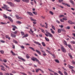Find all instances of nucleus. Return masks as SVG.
I'll return each mask as SVG.
<instances>
[{"mask_svg":"<svg viewBox=\"0 0 75 75\" xmlns=\"http://www.w3.org/2000/svg\"><path fill=\"white\" fill-rule=\"evenodd\" d=\"M31 59L33 61H36L37 62H38V64H39L40 65H41V62L39 61V60L38 59L36 58V57H33L32 58H31Z\"/></svg>","mask_w":75,"mask_h":75,"instance_id":"nucleus-1","label":"nucleus"},{"mask_svg":"<svg viewBox=\"0 0 75 75\" xmlns=\"http://www.w3.org/2000/svg\"><path fill=\"white\" fill-rule=\"evenodd\" d=\"M4 17H5V18H8V19L10 20V21L12 23H13V19L10 17L8 16L7 17V16H6V15L5 14L4 15Z\"/></svg>","mask_w":75,"mask_h":75,"instance_id":"nucleus-2","label":"nucleus"},{"mask_svg":"<svg viewBox=\"0 0 75 75\" xmlns=\"http://www.w3.org/2000/svg\"><path fill=\"white\" fill-rule=\"evenodd\" d=\"M61 50L62 52L64 53H65L67 52V50H65V49L64 48V47L63 46L61 47Z\"/></svg>","mask_w":75,"mask_h":75,"instance_id":"nucleus-3","label":"nucleus"},{"mask_svg":"<svg viewBox=\"0 0 75 75\" xmlns=\"http://www.w3.org/2000/svg\"><path fill=\"white\" fill-rule=\"evenodd\" d=\"M4 6L2 7L1 8H3L4 9H7V7L8 6L5 4H4Z\"/></svg>","mask_w":75,"mask_h":75,"instance_id":"nucleus-4","label":"nucleus"},{"mask_svg":"<svg viewBox=\"0 0 75 75\" xmlns=\"http://www.w3.org/2000/svg\"><path fill=\"white\" fill-rule=\"evenodd\" d=\"M68 23L70 24H75V22H72V21L71 20H69L68 21Z\"/></svg>","mask_w":75,"mask_h":75,"instance_id":"nucleus-5","label":"nucleus"},{"mask_svg":"<svg viewBox=\"0 0 75 75\" xmlns=\"http://www.w3.org/2000/svg\"><path fill=\"white\" fill-rule=\"evenodd\" d=\"M7 3H8V4H10L11 6H14V4H13L12 2L7 1Z\"/></svg>","mask_w":75,"mask_h":75,"instance_id":"nucleus-6","label":"nucleus"},{"mask_svg":"<svg viewBox=\"0 0 75 75\" xmlns=\"http://www.w3.org/2000/svg\"><path fill=\"white\" fill-rule=\"evenodd\" d=\"M27 13H28L29 15H30V16H34V15L32 13L30 12H27Z\"/></svg>","mask_w":75,"mask_h":75,"instance_id":"nucleus-7","label":"nucleus"},{"mask_svg":"<svg viewBox=\"0 0 75 75\" xmlns=\"http://www.w3.org/2000/svg\"><path fill=\"white\" fill-rule=\"evenodd\" d=\"M11 35L12 37H16V35H14V34H13L12 33H11Z\"/></svg>","mask_w":75,"mask_h":75,"instance_id":"nucleus-8","label":"nucleus"},{"mask_svg":"<svg viewBox=\"0 0 75 75\" xmlns=\"http://www.w3.org/2000/svg\"><path fill=\"white\" fill-rule=\"evenodd\" d=\"M18 58L20 59H21V60H22L23 61H25V59L21 57H18Z\"/></svg>","mask_w":75,"mask_h":75,"instance_id":"nucleus-9","label":"nucleus"},{"mask_svg":"<svg viewBox=\"0 0 75 75\" xmlns=\"http://www.w3.org/2000/svg\"><path fill=\"white\" fill-rule=\"evenodd\" d=\"M30 20L32 21H37V20H36L34 19H33V18H32V17H30Z\"/></svg>","mask_w":75,"mask_h":75,"instance_id":"nucleus-10","label":"nucleus"},{"mask_svg":"<svg viewBox=\"0 0 75 75\" xmlns=\"http://www.w3.org/2000/svg\"><path fill=\"white\" fill-rule=\"evenodd\" d=\"M36 52L38 53L39 55H41V52L39 51V50H36Z\"/></svg>","mask_w":75,"mask_h":75,"instance_id":"nucleus-11","label":"nucleus"},{"mask_svg":"<svg viewBox=\"0 0 75 75\" xmlns=\"http://www.w3.org/2000/svg\"><path fill=\"white\" fill-rule=\"evenodd\" d=\"M68 55H69V56L70 57L71 59H72L73 58V57H72V55L71 54V53H68Z\"/></svg>","mask_w":75,"mask_h":75,"instance_id":"nucleus-12","label":"nucleus"},{"mask_svg":"<svg viewBox=\"0 0 75 75\" xmlns=\"http://www.w3.org/2000/svg\"><path fill=\"white\" fill-rule=\"evenodd\" d=\"M48 34L50 37H53V35H52V34L50 33H48Z\"/></svg>","mask_w":75,"mask_h":75,"instance_id":"nucleus-13","label":"nucleus"},{"mask_svg":"<svg viewBox=\"0 0 75 75\" xmlns=\"http://www.w3.org/2000/svg\"><path fill=\"white\" fill-rule=\"evenodd\" d=\"M24 2H25L26 3H28V2H29V0H22Z\"/></svg>","mask_w":75,"mask_h":75,"instance_id":"nucleus-14","label":"nucleus"},{"mask_svg":"<svg viewBox=\"0 0 75 75\" xmlns=\"http://www.w3.org/2000/svg\"><path fill=\"white\" fill-rule=\"evenodd\" d=\"M34 43L36 44H38V45H40V46H41V44L40 43H39V42L35 41L34 42Z\"/></svg>","mask_w":75,"mask_h":75,"instance_id":"nucleus-15","label":"nucleus"},{"mask_svg":"<svg viewBox=\"0 0 75 75\" xmlns=\"http://www.w3.org/2000/svg\"><path fill=\"white\" fill-rule=\"evenodd\" d=\"M11 53H12V54L13 55V56H16V54H15V53H14V52H13V51L11 50Z\"/></svg>","mask_w":75,"mask_h":75,"instance_id":"nucleus-16","label":"nucleus"},{"mask_svg":"<svg viewBox=\"0 0 75 75\" xmlns=\"http://www.w3.org/2000/svg\"><path fill=\"white\" fill-rule=\"evenodd\" d=\"M64 44L66 46H68V45H67V42L65 40H64Z\"/></svg>","mask_w":75,"mask_h":75,"instance_id":"nucleus-17","label":"nucleus"},{"mask_svg":"<svg viewBox=\"0 0 75 75\" xmlns=\"http://www.w3.org/2000/svg\"><path fill=\"white\" fill-rule=\"evenodd\" d=\"M61 29H58L57 31L58 33H61Z\"/></svg>","mask_w":75,"mask_h":75,"instance_id":"nucleus-18","label":"nucleus"},{"mask_svg":"<svg viewBox=\"0 0 75 75\" xmlns=\"http://www.w3.org/2000/svg\"><path fill=\"white\" fill-rule=\"evenodd\" d=\"M69 1L70 2L71 4H73V5H74V1H73L72 0H70Z\"/></svg>","mask_w":75,"mask_h":75,"instance_id":"nucleus-19","label":"nucleus"},{"mask_svg":"<svg viewBox=\"0 0 75 75\" xmlns=\"http://www.w3.org/2000/svg\"><path fill=\"white\" fill-rule=\"evenodd\" d=\"M45 24L46 25L45 26V28L46 29L48 28V24L46 22L45 23Z\"/></svg>","mask_w":75,"mask_h":75,"instance_id":"nucleus-20","label":"nucleus"},{"mask_svg":"<svg viewBox=\"0 0 75 75\" xmlns=\"http://www.w3.org/2000/svg\"><path fill=\"white\" fill-rule=\"evenodd\" d=\"M50 30H51V32L52 34H54L55 33V32L54 31H53V30L52 28H51L50 29Z\"/></svg>","mask_w":75,"mask_h":75,"instance_id":"nucleus-21","label":"nucleus"},{"mask_svg":"<svg viewBox=\"0 0 75 75\" xmlns=\"http://www.w3.org/2000/svg\"><path fill=\"white\" fill-rule=\"evenodd\" d=\"M26 57L28 59H29V58H30V56L28 55V54H26Z\"/></svg>","mask_w":75,"mask_h":75,"instance_id":"nucleus-22","label":"nucleus"},{"mask_svg":"<svg viewBox=\"0 0 75 75\" xmlns=\"http://www.w3.org/2000/svg\"><path fill=\"white\" fill-rule=\"evenodd\" d=\"M6 38H8L9 40H10V38L8 37V35H6L5 36Z\"/></svg>","mask_w":75,"mask_h":75,"instance_id":"nucleus-23","label":"nucleus"},{"mask_svg":"<svg viewBox=\"0 0 75 75\" xmlns=\"http://www.w3.org/2000/svg\"><path fill=\"white\" fill-rule=\"evenodd\" d=\"M61 30L62 31H63V32H65V33L67 32V31L64 29V28H61Z\"/></svg>","mask_w":75,"mask_h":75,"instance_id":"nucleus-24","label":"nucleus"},{"mask_svg":"<svg viewBox=\"0 0 75 75\" xmlns=\"http://www.w3.org/2000/svg\"><path fill=\"white\" fill-rule=\"evenodd\" d=\"M29 48H30V49H31L32 50H33V51H35V50H34V49L31 47H29Z\"/></svg>","mask_w":75,"mask_h":75,"instance_id":"nucleus-25","label":"nucleus"},{"mask_svg":"<svg viewBox=\"0 0 75 75\" xmlns=\"http://www.w3.org/2000/svg\"><path fill=\"white\" fill-rule=\"evenodd\" d=\"M18 32V31L17 30L15 32H12V33H13L14 34H17V32Z\"/></svg>","mask_w":75,"mask_h":75,"instance_id":"nucleus-26","label":"nucleus"},{"mask_svg":"<svg viewBox=\"0 0 75 75\" xmlns=\"http://www.w3.org/2000/svg\"><path fill=\"white\" fill-rule=\"evenodd\" d=\"M67 46H68V47L69 48H70V49H71V50H72V48H71L72 47V46H71V45L68 44L67 45Z\"/></svg>","mask_w":75,"mask_h":75,"instance_id":"nucleus-27","label":"nucleus"},{"mask_svg":"<svg viewBox=\"0 0 75 75\" xmlns=\"http://www.w3.org/2000/svg\"><path fill=\"white\" fill-rule=\"evenodd\" d=\"M54 61L56 62H57V63H59V60L58 59H55Z\"/></svg>","mask_w":75,"mask_h":75,"instance_id":"nucleus-28","label":"nucleus"},{"mask_svg":"<svg viewBox=\"0 0 75 75\" xmlns=\"http://www.w3.org/2000/svg\"><path fill=\"white\" fill-rule=\"evenodd\" d=\"M45 40H46V41H50V40L49 39L47 38L46 37H45Z\"/></svg>","mask_w":75,"mask_h":75,"instance_id":"nucleus-29","label":"nucleus"},{"mask_svg":"<svg viewBox=\"0 0 75 75\" xmlns=\"http://www.w3.org/2000/svg\"><path fill=\"white\" fill-rule=\"evenodd\" d=\"M59 73L61 75H64V74H63V73H62V72H61V71H59Z\"/></svg>","mask_w":75,"mask_h":75,"instance_id":"nucleus-30","label":"nucleus"},{"mask_svg":"<svg viewBox=\"0 0 75 75\" xmlns=\"http://www.w3.org/2000/svg\"><path fill=\"white\" fill-rule=\"evenodd\" d=\"M42 44L43 46V47H45L46 45H45V43H44V42H42Z\"/></svg>","mask_w":75,"mask_h":75,"instance_id":"nucleus-31","label":"nucleus"},{"mask_svg":"<svg viewBox=\"0 0 75 75\" xmlns=\"http://www.w3.org/2000/svg\"><path fill=\"white\" fill-rule=\"evenodd\" d=\"M16 2H17V3H19V2H20V0H14Z\"/></svg>","mask_w":75,"mask_h":75,"instance_id":"nucleus-32","label":"nucleus"},{"mask_svg":"<svg viewBox=\"0 0 75 75\" xmlns=\"http://www.w3.org/2000/svg\"><path fill=\"white\" fill-rule=\"evenodd\" d=\"M39 29L40 30H42V33H45V31H44V30H43V29H41L40 28H39Z\"/></svg>","mask_w":75,"mask_h":75,"instance_id":"nucleus-33","label":"nucleus"},{"mask_svg":"<svg viewBox=\"0 0 75 75\" xmlns=\"http://www.w3.org/2000/svg\"><path fill=\"white\" fill-rule=\"evenodd\" d=\"M15 16L16 17V18L17 19H19V18H20V17H19V16H18V15H16Z\"/></svg>","mask_w":75,"mask_h":75,"instance_id":"nucleus-34","label":"nucleus"},{"mask_svg":"<svg viewBox=\"0 0 75 75\" xmlns=\"http://www.w3.org/2000/svg\"><path fill=\"white\" fill-rule=\"evenodd\" d=\"M12 27L13 28H17V27L14 25H12Z\"/></svg>","mask_w":75,"mask_h":75,"instance_id":"nucleus-35","label":"nucleus"},{"mask_svg":"<svg viewBox=\"0 0 75 75\" xmlns=\"http://www.w3.org/2000/svg\"><path fill=\"white\" fill-rule=\"evenodd\" d=\"M52 27L54 30H55V28L54 25H52Z\"/></svg>","mask_w":75,"mask_h":75,"instance_id":"nucleus-36","label":"nucleus"},{"mask_svg":"<svg viewBox=\"0 0 75 75\" xmlns=\"http://www.w3.org/2000/svg\"><path fill=\"white\" fill-rule=\"evenodd\" d=\"M69 68L70 69H72L73 68V67L72 66H71V65H69Z\"/></svg>","mask_w":75,"mask_h":75,"instance_id":"nucleus-37","label":"nucleus"},{"mask_svg":"<svg viewBox=\"0 0 75 75\" xmlns=\"http://www.w3.org/2000/svg\"><path fill=\"white\" fill-rule=\"evenodd\" d=\"M16 23H17V24H22V23L20 21H17Z\"/></svg>","mask_w":75,"mask_h":75,"instance_id":"nucleus-38","label":"nucleus"},{"mask_svg":"<svg viewBox=\"0 0 75 75\" xmlns=\"http://www.w3.org/2000/svg\"><path fill=\"white\" fill-rule=\"evenodd\" d=\"M33 13L34 14H35V15H37V13L36 12H33Z\"/></svg>","mask_w":75,"mask_h":75,"instance_id":"nucleus-39","label":"nucleus"},{"mask_svg":"<svg viewBox=\"0 0 75 75\" xmlns=\"http://www.w3.org/2000/svg\"><path fill=\"white\" fill-rule=\"evenodd\" d=\"M60 21H61V22H62V23H64V20H62V19H60Z\"/></svg>","mask_w":75,"mask_h":75,"instance_id":"nucleus-40","label":"nucleus"},{"mask_svg":"<svg viewBox=\"0 0 75 75\" xmlns=\"http://www.w3.org/2000/svg\"><path fill=\"white\" fill-rule=\"evenodd\" d=\"M16 71H14V70H13L12 71V73L13 74H16Z\"/></svg>","mask_w":75,"mask_h":75,"instance_id":"nucleus-41","label":"nucleus"},{"mask_svg":"<svg viewBox=\"0 0 75 75\" xmlns=\"http://www.w3.org/2000/svg\"><path fill=\"white\" fill-rule=\"evenodd\" d=\"M63 20H65V21H67V18H63Z\"/></svg>","mask_w":75,"mask_h":75,"instance_id":"nucleus-42","label":"nucleus"},{"mask_svg":"<svg viewBox=\"0 0 75 75\" xmlns=\"http://www.w3.org/2000/svg\"><path fill=\"white\" fill-rule=\"evenodd\" d=\"M39 70H40V69H37L36 70V72H37V73L38 72V71H39Z\"/></svg>","mask_w":75,"mask_h":75,"instance_id":"nucleus-43","label":"nucleus"},{"mask_svg":"<svg viewBox=\"0 0 75 75\" xmlns=\"http://www.w3.org/2000/svg\"><path fill=\"white\" fill-rule=\"evenodd\" d=\"M66 5L67 6V7H71V6L68 4H66Z\"/></svg>","mask_w":75,"mask_h":75,"instance_id":"nucleus-44","label":"nucleus"},{"mask_svg":"<svg viewBox=\"0 0 75 75\" xmlns=\"http://www.w3.org/2000/svg\"><path fill=\"white\" fill-rule=\"evenodd\" d=\"M0 52L1 54H4V51L2 50L0 51Z\"/></svg>","mask_w":75,"mask_h":75,"instance_id":"nucleus-45","label":"nucleus"},{"mask_svg":"<svg viewBox=\"0 0 75 75\" xmlns=\"http://www.w3.org/2000/svg\"><path fill=\"white\" fill-rule=\"evenodd\" d=\"M64 1L63 0H59V2L60 3H61V2H62Z\"/></svg>","mask_w":75,"mask_h":75,"instance_id":"nucleus-46","label":"nucleus"},{"mask_svg":"<svg viewBox=\"0 0 75 75\" xmlns=\"http://www.w3.org/2000/svg\"><path fill=\"white\" fill-rule=\"evenodd\" d=\"M50 13L51 14H52V15H54V13H53V12H52V11H50Z\"/></svg>","mask_w":75,"mask_h":75,"instance_id":"nucleus-47","label":"nucleus"},{"mask_svg":"<svg viewBox=\"0 0 75 75\" xmlns=\"http://www.w3.org/2000/svg\"><path fill=\"white\" fill-rule=\"evenodd\" d=\"M0 41L1 42H2V43H4V42H5V41L3 40H0Z\"/></svg>","mask_w":75,"mask_h":75,"instance_id":"nucleus-48","label":"nucleus"},{"mask_svg":"<svg viewBox=\"0 0 75 75\" xmlns=\"http://www.w3.org/2000/svg\"><path fill=\"white\" fill-rule=\"evenodd\" d=\"M21 35H24V33L23 32H21Z\"/></svg>","mask_w":75,"mask_h":75,"instance_id":"nucleus-49","label":"nucleus"},{"mask_svg":"<svg viewBox=\"0 0 75 75\" xmlns=\"http://www.w3.org/2000/svg\"><path fill=\"white\" fill-rule=\"evenodd\" d=\"M0 23L1 24H6V23H3V22H1Z\"/></svg>","mask_w":75,"mask_h":75,"instance_id":"nucleus-50","label":"nucleus"},{"mask_svg":"<svg viewBox=\"0 0 75 75\" xmlns=\"http://www.w3.org/2000/svg\"><path fill=\"white\" fill-rule=\"evenodd\" d=\"M45 31L46 33H47V34H48V33H50L49 32H48V31L47 30H45Z\"/></svg>","mask_w":75,"mask_h":75,"instance_id":"nucleus-51","label":"nucleus"},{"mask_svg":"<svg viewBox=\"0 0 75 75\" xmlns=\"http://www.w3.org/2000/svg\"><path fill=\"white\" fill-rule=\"evenodd\" d=\"M21 74H23V75H27V74H26L25 73H23L21 72Z\"/></svg>","mask_w":75,"mask_h":75,"instance_id":"nucleus-52","label":"nucleus"},{"mask_svg":"<svg viewBox=\"0 0 75 75\" xmlns=\"http://www.w3.org/2000/svg\"><path fill=\"white\" fill-rule=\"evenodd\" d=\"M43 56H45L47 55V54H46L45 53L43 54Z\"/></svg>","mask_w":75,"mask_h":75,"instance_id":"nucleus-53","label":"nucleus"},{"mask_svg":"<svg viewBox=\"0 0 75 75\" xmlns=\"http://www.w3.org/2000/svg\"><path fill=\"white\" fill-rule=\"evenodd\" d=\"M40 51H41L42 52H43V53H45V51H44L43 50H42V49L41 50H40Z\"/></svg>","mask_w":75,"mask_h":75,"instance_id":"nucleus-54","label":"nucleus"},{"mask_svg":"<svg viewBox=\"0 0 75 75\" xmlns=\"http://www.w3.org/2000/svg\"><path fill=\"white\" fill-rule=\"evenodd\" d=\"M72 64H74V65L75 64V62L74 61H72Z\"/></svg>","mask_w":75,"mask_h":75,"instance_id":"nucleus-55","label":"nucleus"},{"mask_svg":"<svg viewBox=\"0 0 75 75\" xmlns=\"http://www.w3.org/2000/svg\"><path fill=\"white\" fill-rule=\"evenodd\" d=\"M25 37H28V34L26 33L25 35Z\"/></svg>","mask_w":75,"mask_h":75,"instance_id":"nucleus-56","label":"nucleus"},{"mask_svg":"<svg viewBox=\"0 0 75 75\" xmlns=\"http://www.w3.org/2000/svg\"><path fill=\"white\" fill-rule=\"evenodd\" d=\"M64 74L65 75H68V73L66 71H64Z\"/></svg>","mask_w":75,"mask_h":75,"instance_id":"nucleus-57","label":"nucleus"},{"mask_svg":"<svg viewBox=\"0 0 75 75\" xmlns=\"http://www.w3.org/2000/svg\"><path fill=\"white\" fill-rule=\"evenodd\" d=\"M25 45H28V46H30V44L29 43H26L25 44Z\"/></svg>","mask_w":75,"mask_h":75,"instance_id":"nucleus-58","label":"nucleus"},{"mask_svg":"<svg viewBox=\"0 0 75 75\" xmlns=\"http://www.w3.org/2000/svg\"><path fill=\"white\" fill-rule=\"evenodd\" d=\"M13 42H14L15 43H18V42H17V41H16V40H13Z\"/></svg>","mask_w":75,"mask_h":75,"instance_id":"nucleus-59","label":"nucleus"},{"mask_svg":"<svg viewBox=\"0 0 75 75\" xmlns=\"http://www.w3.org/2000/svg\"><path fill=\"white\" fill-rule=\"evenodd\" d=\"M40 71H41L42 73H44V71L40 69Z\"/></svg>","mask_w":75,"mask_h":75,"instance_id":"nucleus-60","label":"nucleus"},{"mask_svg":"<svg viewBox=\"0 0 75 75\" xmlns=\"http://www.w3.org/2000/svg\"><path fill=\"white\" fill-rule=\"evenodd\" d=\"M52 56H53V57H54V58H55V55L54 54H52Z\"/></svg>","mask_w":75,"mask_h":75,"instance_id":"nucleus-61","label":"nucleus"},{"mask_svg":"<svg viewBox=\"0 0 75 75\" xmlns=\"http://www.w3.org/2000/svg\"><path fill=\"white\" fill-rule=\"evenodd\" d=\"M60 17H64V16L63 15H59Z\"/></svg>","mask_w":75,"mask_h":75,"instance_id":"nucleus-62","label":"nucleus"},{"mask_svg":"<svg viewBox=\"0 0 75 75\" xmlns=\"http://www.w3.org/2000/svg\"><path fill=\"white\" fill-rule=\"evenodd\" d=\"M1 70H2V71H5V69H4V68H1Z\"/></svg>","mask_w":75,"mask_h":75,"instance_id":"nucleus-63","label":"nucleus"},{"mask_svg":"<svg viewBox=\"0 0 75 75\" xmlns=\"http://www.w3.org/2000/svg\"><path fill=\"white\" fill-rule=\"evenodd\" d=\"M54 74L55 75H59L58 74V73H57L54 72Z\"/></svg>","mask_w":75,"mask_h":75,"instance_id":"nucleus-64","label":"nucleus"}]
</instances>
